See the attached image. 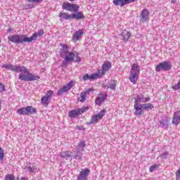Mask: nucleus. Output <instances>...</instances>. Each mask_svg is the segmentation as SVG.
<instances>
[{
	"label": "nucleus",
	"instance_id": "nucleus-1",
	"mask_svg": "<svg viewBox=\"0 0 180 180\" xmlns=\"http://www.w3.org/2000/svg\"><path fill=\"white\" fill-rule=\"evenodd\" d=\"M2 68L10 70V71H14V72H20L18 76V79H21V81H25V82H30L32 81H37L38 79H40V77H39V75L29 72V70L25 66L6 64L2 65Z\"/></svg>",
	"mask_w": 180,
	"mask_h": 180
},
{
	"label": "nucleus",
	"instance_id": "nucleus-2",
	"mask_svg": "<svg viewBox=\"0 0 180 180\" xmlns=\"http://www.w3.org/2000/svg\"><path fill=\"white\" fill-rule=\"evenodd\" d=\"M61 49L59 51L60 56L63 60L62 62V67H67L69 64L72 63H80L81 57L76 51H70V46L67 44H60Z\"/></svg>",
	"mask_w": 180,
	"mask_h": 180
},
{
	"label": "nucleus",
	"instance_id": "nucleus-3",
	"mask_svg": "<svg viewBox=\"0 0 180 180\" xmlns=\"http://www.w3.org/2000/svg\"><path fill=\"white\" fill-rule=\"evenodd\" d=\"M139 75H140V65L137 63L133 64L131 68L129 81L134 84H137Z\"/></svg>",
	"mask_w": 180,
	"mask_h": 180
},
{
	"label": "nucleus",
	"instance_id": "nucleus-4",
	"mask_svg": "<svg viewBox=\"0 0 180 180\" xmlns=\"http://www.w3.org/2000/svg\"><path fill=\"white\" fill-rule=\"evenodd\" d=\"M9 41L15 43L16 44H23V43H29V39L26 34H15L8 37Z\"/></svg>",
	"mask_w": 180,
	"mask_h": 180
},
{
	"label": "nucleus",
	"instance_id": "nucleus-5",
	"mask_svg": "<svg viewBox=\"0 0 180 180\" xmlns=\"http://www.w3.org/2000/svg\"><path fill=\"white\" fill-rule=\"evenodd\" d=\"M37 112V110L32 106H27L17 110L18 115H21L22 116H30V115H34V113Z\"/></svg>",
	"mask_w": 180,
	"mask_h": 180
},
{
	"label": "nucleus",
	"instance_id": "nucleus-6",
	"mask_svg": "<svg viewBox=\"0 0 180 180\" xmlns=\"http://www.w3.org/2000/svg\"><path fill=\"white\" fill-rule=\"evenodd\" d=\"M62 8L64 11H68V12H78L79 11V6L78 4H70L69 2L63 3Z\"/></svg>",
	"mask_w": 180,
	"mask_h": 180
},
{
	"label": "nucleus",
	"instance_id": "nucleus-7",
	"mask_svg": "<svg viewBox=\"0 0 180 180\" xmlns=\"http://www.w3.org/2000/svg\"><path fill=\"white\" fill-rule=\"evenodd\" d=\"M53 91L51 90H49L46 92V94H45V96H44L41 98V105H43V106H44L45 108H47V106H49V103H50V102H51V96H53Z\"/></svg>",
	"mask_w": 180,
	"mask_h": 180
},
{
	"label": "nucleus",
	"instance_id": "nucleus-8",
	"mask_svg": "<svg viewBox=\"0 0 180 180\" xmlns=\"http://www.w3.org/2000/svg\"><path fill=\"white\" fill-rule=\"evenodd\" d=\"M112 68V63L110 62H105L102 65V70H98L96 73L98 74V78H101L102 75H105V72H108L109 70Z\"/></svg>",
	"mask_w": 180,
	"mask_h": 180
},
{
	"label": "nucleus",
	"instance_id": "nucleus-9",
	"mask_svg": "<svg viewBox=\"0 0 180 180\" xmlns=\"http://www.w3.org/2000/svg\"><path fill=\"white\" fill-rule=\"evenodd\" d=\"M74 84H75V82L70 81L67 85H65L62 88H60L57 92L58 96L63 95V94L65 92H68V91H70V89H71V88L74 86Z\"/></svg>",
	"mask_w": 180,
	"mask_h": 180
},
{
	"label": "nucleus",
	"instance_id": "nucleus-10",
	"mask_svg": "<svg viewBox=\"0 0 180 180\" xmlns=\"http://www.w3.org/2000/svg\"><path fill=\"white\" fill-rule=\"evenodd\" d=\"M103 116H105V110H103L98 114L94 115L87 124H96V123H98V122H99V120H101Z\"/></svg>",
	"mask_w": 180,
	"mask_h": 180
},
{
	"label": "nucleus",
	"instance_id": "nucleus-11",
	"mask_svg": "<svg viewBox=\"0 0 180 180\" xmlns=\"http://www.w3.org/2000/svg\"><path fill=\"white\" fill-rule=\"evenodd\" d=\"M171 70V66L167 61H163L155 67V71L160 72V71H168Z\"/></svg>",
	"mask_w": 180,
	"mask_h": 180
},
{
	"label": "nucleus",
	"instance_id": "nucleus-12",
	"mask_svg": "<svg viewBox=\"0 0 180 180\" xmlns=\"http://www.w3.org/2000/svg\"><path fill=\"white\" fill-rule=\"evenodd\" d=\"M91 174L89 169H83L79 172L77 180H88V176Z\"/></svg>",
	"mask_w": 180,
	"mask_h": 180
},
{
	"label": "nucleus",
	"instance_id": "nucleus-13",
	"mask_svg": "<svg viewBox=\"0 0 180 180\" xmlns=\"http://www.w3.org/2000/svg\"><path fill=\"white\" fill-rule=\"evenodd\" d=\"M134 108L135 109L134 115L136 116H141L142 115H144L141 104L137 103V101L134 102Z\"/></svg>",
	"mask_w": 180,
	"mask_h": 180
},
{
	"label": "nucleus",
	"instance_id": "nucleus-14",
	"mask_svg": "<svg viewBox=\"0 0 180 180\" xmlns=\"http://www.w3.org/2000/svg\"><path fill=\"white\" fill-rule=\"evenodd\" d=\"M44 34V31L43 30H40L37 33H34L32 37H28V42L32 43V41H35V40H37V37H41Z\"/></svg>",
	"mask_w": 180,
	"mask_h": 180
},
{
	"label": "nucleus",
	"instance_id": "nucleus-15",
	"mask_svg": "<svg viewBox=\"0 0 180 180\" xmlns=\"http://www.w3.org/2000/svg\"><path fill=\"white\" fill-rule=\"evenodd\" d=\"M148 10L147 8L143 9L141 13L140 22L144 23L146 20H148Z\"/></svg>",
	"mask_w": 180,
	"mask_h": 180
},
{
	"label": "nucleus",
	"instance_id": "nucleus-16",
	"mask_svg": "<svg viewBox=\"0 0 180 180\" xmlns=\"http://www.w3.org/2000/svg\"><path fill=\"white\" fill-rule=\"evenodd\" d=\"M84 35V30H79L76 31L72 37L73 41H78L81 37Z\"/></svg>",
	"mask_w": 180,
	"mask_h": 180
},
{
	"label": "nucleus",
	"instance_id": "nucleus-17",
	"mask_svg": "<svg viewBox=\"0 0 180 180\" xmlns=\"http://www.w3.org/2000/svg\"><path fill=\"white\" fill-rule=\"evenodd\" d=\"M150 101V97H145L143 94L139 95L137 98L134 102L137 103H146V102H148Z\"/></svg>",
	"mask_w": 180,
	"mask_h": 180
},
{
	"label": "nucleus",
	"instance_id": "nucleus-18",
	"mask_svg": "<svg viewBox=\"0 0 180 180\" xmlns=\"http://www.w3.org/2000/svg\"><path fill=\"white\" fill-rule=\"evenodd\" d=\"M97 78H99V74L98 73H94L91 75H84L83 76V81H86L87 79H90V81H94V79H97Z\"/></svg>",
	"mask_w": 180,
	"mask_h": 180
},
{
	"label": "nucleus",
	"instance_id": "nucleus-19",
	"mask_svg": "<svg viewBox=\"0 0 180 180\" xmlns=\"http://www.w3.org/2000/svg\"><path fill=\"white\" fill-rule=\"evenodd\" d=\"M172 124L178 125L180 123V111L175 112L172 121Z\"/></svg>",
	"mask_w": 180,
	"mask_h": 180
},
{
	"label": "nucleus",
	"instance_id": "nucleus-20",
	"mask_svg": "<svg viewBox=\"0 0 180 180\" xmlns=\"http://www.w3.org/2000/svg\"><path fill=\"white\" fill-rule=\"evenodd\" d=\"M106 101V96L103 94H100L96 98V104L98 106L102 105V103L105 102Z\"/></svg>",
	"mask_w": 180,
	"mask_h": 180
},
{
	"label": "nucleus",
	"instance_id": "nucleus-21",
	"mask_svg": "<svg viewBox=\"0 0 180 180\" xmlns=\"http://www.w3.org/2000/svg\"><path fill=\"white\" fill-rule=\"evenodd\" d=\"M121 36H122V40L124 41H129V39L131 37V33L129 31L124 30L121 33Z\"/></svg>",
	"mask_w": 180,
	"mask_h": 180
},
{
	"label": "nucleus",
	"instance_id": "nucleus-22",
	"mask_svg": "<svg viewBox=\"0 0 180 180\" xmlns=\"http://www.w3.org/2000/svg\"><path fill=\"white\" fill-rule=\"evenodd\" d=\"M58 16L63 20H71L72 19V14L69 15L67 13H60Z\"/></svg>",
	"mask_w": 180,
	"mask_h": 180
},
{
	"label": "nucleus",
	"instance_id": "nucleus-23",
	"mask_svg": "<svg viewBox=\"0 0 180 180\" xmlns=\"http://www.w3.org/2000/svg\"><path fill=\"white\" fill-rule=\"evenodd\" d=\"M72 19H76V20L85 19V15H84V13L82 12H78L77 13H72Z\"/></svg>",
	"mask_w": 180,
	"mask_h": 180
},
{
	"label": "nucleus",
	"instance_id": "nucleus-24",
	"mask_svg": "<svg viewBox=\"0 0 180 180\" xmlns=\"http://www.w3.org/2000/svg\"><path fill=\"white\" fill-rule=\"evenodd\" d=\"M59 157H61V158H71V157H72V152L71 151L60 152L59 153Z\"/></svg>",
	"mask_w": 180,
	"mask_h": 180
},
{
	"label": "nucleus",
	"instance_id": "nucleus-25",
	"mask_svg": "<svg viewBox=\"0 0 180 180\" xmlns=\"http://www.w3.org/2000/svg\"><path fill=\"white\" fill-rule=\"evenodd\" d=\"M107 88L108 89H112V91H115V89H116V81H115V80L110 81L108 82Z\"/></svg>",
	"mask_w": 180,
	"mask_h": 180
},
{
	"label": "nucleus",
	"instance_id": "nucleus-26",
	"mask_svg": "<svg viewBox=\"0 0 180 180\" xmlns=\"http://www.w3.org/2000/svg\"><path fill=\"white\" fill-rule=\"evenodd\" d=\"M79 102H85L86 101V91L80 93V96L78 98Z\"/></svg>",
	"mask_w": 180,
	"mask_h": 180
},
{
	"label": "nucleus",
	"instance_id": "nucleus-27",
	"mask_svg": "<svg viewBox=\"0 0 180 180\" xmlns=\"http://www.w3.org/2000/svg\"><path fill=\"white\" fill-rule=\"evenodd\" d=\"M25 169H26V171H28L30 174H33V172H36V171L37 170L35 166H26L25 167Z\"/></svg>",
	"mask_w": 180,
	"mask_h": 180
},
{
	"label": "nucleus",
	"instance_id": "nucleus-28",
	"mask_svg": "<svg viewBox=\"0 0 180 180\" xmlns=\"http://www.w3.org/2000/svg\"><path fill=\"white\" fill-rule=\"evenodd\" d=\"M79 115V110L78 109L73 110L69 112L70 117H77Z\"/></svg>",
	"mask_w": 180,
	"mask_h": 180
},
{
	"label": "nucleus",
	"instance_id": "nucleus-29",
	"mask_svg": "<svg viewBox=\"0 0 180 180\" xmlns=\"http://www.w3.org/2000/svg\"><path fill=\"white\" fill-rule=\"evenodd\" d=\"M142 109L145 110H148L149 109H153L154 108V105L151 103H145V104H141Z\"/></svg>",
	"mask_w": 180,
	"mask_h": 180
},
{
	"label": "nucleus",
	"instance_id": "nucleus-30",
	"mask_svg": "<svg viewBox=\"0 0 180 180\" xmlns=\"http://www.w3.org/2000/svg\"><path fill=\"white\" fill-rule=\"evenodd\" d=\"M137 0H123L121 4V7L124 6L125 5H129V4H132V2H136Z\"/></svg>",
	"mask_w": 180,
	"mask_h": 180
},
{
	"label": "nucleus",
	"instance_id": "nucleus-31",
	"mask_svg": "<svg viewBox=\"0 0 180 180\" xmlns=\"http://www.w3.org/2000/svg\"><path fill=\"white\" fill-rule=\"evenodd\" d=\"M160 127H168V120H162L160 122Z\"/></svg>",
	"mask_w": 180,
	"mask_h": 180
},
{
	"label": "nucleus",
	"instance_id": "nucleus-32",
	"mask_svg": "<svg viewBox=\"0 0 180 180\" xmlns=\"http://www.w3.org/2000/svg\"><path fill=\"white\" fill-rule=\"evenodd\" d=\"M85 147V141H81L78 145H77V148L79 149V151L84 150V148Z\"/></svg>",
	"mask_w": 180,
	"mask_h": 180
},
{
	"label": "nucleus",
	"instance_id": "nucleus-33",
	"mask_svg": "<svg viewBox=\"0 0 180 180\" xmlns=\"http://www.w3.org/2000/svg\"><path fill=\"white\" fill-rule=\"evenodd\" d=\"M158 168H160V165H153L150 167L149 171L150 172H153V171H155Z\"/></svg>",
	"mask_w": 180,
	"mask_h": 180
},
{
	"label": "nucleus",
	"instance_id": "nucleus-34",
	"mask_svg": "<svg viewBox=\"0 0 180 180\" xmlns=\"http://www.w3.org/2000/svg\"><path fill=\"white\" fill-rule=\"evenodd\" d=\"M74 158H75V160H81V158H82V153H81L79 150H77L76 155L74 156Z\"/></svg>",
	"mask_w": 180,
	"mask_h": 180
},
{
	"label": "nucleus",
	"instance_id": "nucleus-35",
	"mask_svg": "<svg viewBox=\"0 0 180 180\" xmlns=\"http://www.w3.org/2000/svg\"><path fill=\"white\" fill-rule=\"evenodd\" d=\"M89 108L88 107H82V108L77 109L79 110V115H81V113H85L86 110H88Z\"/></svg>",
	"mask_w": 180,
	"mask_h": 180
},
{
	"label": "nucleus",
	"instance_id": "nucleus-36",
	"mask_svg": "<svg viewBox=\"0 0 180 180\" xmlns=\"http://www.w3.org/2000/svg\"><path fill=\"white\" fill-rule=\"evenodd\" d=\"M122 2H123V0H113L112 4L116 6H118V5L122 6Z\"/></svg>",
	"mask_w": 180,
	"mask_h": 180
},
{
	"label": "nucleus",
	"instance_id": "nucleus-37",
	"mask_svg": "<svg viewBox=\"0 0 180 180\" xmlns=\"http://www.w3.org/2000/svg\"><path fill=\"white\" fill-rule=\"evenodd\" d=\"M5 180H15V176L13 174H7L5 176Z\"/></svg>",
	"mask_w": 180,
	"mask_h": 180
},
{
	"label": "nucleus",
	"instance_id": "nucleus-38",
	"mask_svg": "<svg viewBox=\"0 0 180 180\" xmlns=\"http://www.w3.org/2000/svg\"><path fill=\"white\" fill-rule=\"evenodd\" d=\"M172 89L174 91H178V89H180V79L176 84L172 86Z\"/></svg>",
	"mask_w": 180,
	"mask_h": 180
},
{
	"label": "nucleus",
	"instance_id": "nucleus-39",
	"mask_svg": "<svg viewBox=\"0 0 180 180\" xmlns=\"http://www.w3.org/2000/svg\"><path fill=\"white\" fill-rule=\"evenodd\" d=\"M4 156H5V151L0 146V160H4Z\"/></svg>",
	"mask_w": 180,
	"mask_h": 180
},
{
	"label": "nucleus",
	"instance_id": "nucleus-40",
	"mask_svg": "<svg viewBox=\"0 0 180 180\" xmlns=\"http://www.w3.org/2000/svg\"><path fill=\"white\" fill-rule=\"evenodd\" d=\"M0 92H5V85L0 83Z\"/></svg>",
	"mask_w": 180,
	"mask_h": 180
},
{
	"label": "nucleus",
	"instance_id": "nucleus-41",
	"mask_svg": "<svg viewBox=\"0 0 180 180\" xmlns=\"http://www.w3.org/2000/svg\"><path fill=\"white\" fill-rule=\"evenodd\" d=\"M168 155H169L168 152H165V153L162 154L161 158H167Z\"/></svg>",
	"mask_w": 180,
	"mask_h": 180
},
{
	"label": "nucleus",
	"instance_id": "nucleus-42",
	"mask_svg": "<svg viewBox=\"0 0 180 180\" xmlns=\"http://www.w3.org/2000/svg\"><path fill=\"white\" fill-rule=\"evenodd\" d=\"M176 179H180V168L176 172Z\"/></svg>",
	"mask_w": 180,
	"mask_h": 180
},
{
	"label": "nucleus",
	"instance_id": "nucleus-43",
	"mask_svg": "<svg viewBox=\"0 0 180 180\" xmlns=\"http://www.w3.org/2000/svg\"><path fill=\"white\" fill-rule=\"evenodd\" d=\"M18 180H29V179H27V177L22 176L20 179L18 178Z\"/></svg>",
	"mask_w": 180,
	"mask_h": 180
},
{
	"label": "nucleus",
	"instance_id": "nucleus-44",
	"mask_svg": "<svg viewBox=\"0 0 180 180\" xmlns=\"http://www.w3.org/2000/svg\"><path fill=\"white\" fill-rule=\"evenodd\" d=\"M94 91V89H89L86 92V94H89V92H92Z\"/></svg>",
	"mask_w": 180,
	"mask_h": 180
},
{
	"label": "nucleus",
	"instance_id": "nucleus-45",
	"mask_svg": "<svg viewBox=\"0 0 180 180\" xmlns=\"http://www.w3.org/2000/svg\"><path fill=\"white\" fill-rule=\"evenodd\" d=\"M76 128L78 129V130H82V127H81L80 126H77Z\"/></svg>",
	"mask_w": 180,
	"mask_h": 180
},
{
	"label": "nucleus",
	"instance_id": "nucleus-46",
	"mask_svg": "<svg viewBox=\"0 0 180 180\" xmlns=\"http://www.w3.org/2000/svg\"><path fill=\"white\" fill-rule=\"evenodd\" d=\"M11 32H12V30L10 28V29L8 30V32L11 33Z\"/></svg>",
	"mask_w": 180,
	"mask_h": 180
},
{
	"label": "nucleus",
	"instance_id": "nucleus-47",
	"mask_svg": "<svg viewBox=\"0 0 180 180\" xmlns=\"http://www.w3.org/2000/svg\"><path fill=\"white\" fill-rule=\"evenodd\" d=\"M2 109V106H1V102H0V110Z\"/></svg>",
	"mask_w": 180,
	"mask_h": 180
},
{
	"label": "nucleus",
	"instance_id": "nucleus-48",
	"mask_svg": "<svg viewBox=\"0 0 180 180\" xmlns=\"http://www.w3.org/2000/svg\"><path fill=\"white\" fill-rule=\"evenodd\" d=\"M29 8H33V6L32 5V6H29Z\"/></svg>",
	"mask_w": 180,
	"mask_h": 180
},
{
	"label": "nucleus",
	"instance_id": "nucleus-49",
	"mask_svg": "<svg viewBox=\"0 0 180 180\" xmlns=\"http://www.w3.org/2000/svg\"><path fill=\"white\" fill-rule=\"evenodd\" d=\"M0 43H1V39H0Z\"/></svg>",
	"mask_w": 180,
	"mask_h": 180
}]
</instances>
